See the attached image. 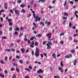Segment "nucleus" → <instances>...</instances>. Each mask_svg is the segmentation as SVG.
Wrapping results in <instances>:
<instances>
[{"instance_id": "obj_1", "label": "nucleus", "mask_w": 78, "mask_h": 78, "mask_svg": "<svg viewBox=\"0 0 78 78\" xmlns=\"http://www.w3.org/2000/svg\"><path fill=\"white\" fill-rule=\"evenodd\" d=\"M53 39V38H52L51 39H48V41H48V43L46 44V46H47V49L48 50L51 48V45H52V42L51 41H52Z\"/></svg>"}, {"instance_id": "obj_2", "label": "nucleus", "mask_w": 78, "mask_h": 78, "mask_svg": "<svg viewBox=\"0 0 78 78\" xmlns=\"http://www.w3.org/2000/svg\"><path fill=\"white\" fill-rule=\"evenodd\" d=\"M33 16H34V18H35V22H36L38 21H40L41 20V18L39 17L38 16H36V14L35 13L33 14Z\"/></svg>"}, {"instance_id": "obj_3", "label": "nucleus", "mask_w": 78, "mask_h": 78, "mask_svg": "<svg viewBox=\"0 0 78 78\" xmlns=\"http://www.w3.org/2000/svg\"><path fill=\"white\" fill-rule=\"evenodd\" d=\"M35 55L36 57L39 56V50L37 48H36V51L35 53Z\"/></svg>"}, {"instance_id": "obj_4", "label": "nucleus", "mask_w": 78, "mask_h": 78, "mask_svg": "<svg viewBox=\"0 0 78 78\" xmlns=\"http://www.w3.org/2000/svg\"><path fill=\"white\" fill-rule=\"evenodd\" d=\"M13 10H15V12L17 15H18V14H19V11L17 10H16V8H14L13 9Z\"/></svg>"}, {"instance_id": "obj_5", "label": "nucleus", "mask_w": 78, "mask_h": 78, "mask_svg": "<svg viewBox=\"0 0 78 78\" xmlns=\"http://www.w3.org/2000/svg\"><path fill=\"white\" fill-rule=\"evenodd\" d=\"M33 25H34V27H32V30H34V28H37V27H36V23H33Z\"/></svg>"}, {"instance_id": "obj_6", "label": "nucleus", "mask_w": 78, "mask_h": 78, "mask_svg": "<svg viewBox=\"0 0 78 78\" xmlns=\"http://www.w3.org/2000/svg\"><path fill=\"white\" fill-rule=\"evenodd\" d=\"M34 41H33L31 42V44L30 45V47H31V48H33L34 47Z\"/></svg>"}, {"instance_id": "obj_7", "label": "nucleus", "mask_w": 78, "mask_h": 78, "mask_svg": "<svg viewBox=\"0 0 78 78\" xmlns=\"http://www.w3.org/2000/svg\"><path fill=\"white\" fill-rule=\"evenodd\" d=\"M44 72V71L42 70L41 69H40L37 72V73H42Z\"/></svg>"}, {"instance_id": "obj_8", "label": "nucleus", "mask_w": 78, "mask_h": 78, "mask_svg": "<svg viewBox=\"0 0 78 78\" xmlns=\"http://www.w3.org/2000/svg\"><path fill=\"white\" fill-rule=\"evenodd\" d=\"M58 69L59 70H60V71L61 73H63L64 72V70L62 69V68L61 67H59L58 68Z\"/></svg>"}, {"instance_id": "obj_9", "label": "nucleus", "mask_w": 78, "mask_h": 78, "mask_svg": "<svg viewBox=\"0 0 78 78\" xmlns=\"http://www.w3.org/2000/svg\"><path fill=\"white\" fill-rule=\"evenodd\" d=\"M4 8L5 9H8V7H7V4L6 2H4Z\"/></svg>"}, {"instance_id": "obj_10", "label": "nucleus", "mask_w": 78, "mask_h": 78, "mask_svg": "<svg viewBox=\"0 0 78 78\" xmlns=\"http://www.w3.org/2000/svg\"><path fill=\"white\" fill-rule=\"evenodd\" d=\"M20 51L23 53H24V51H25V49L24 48H22L20 49Z\"/></svg>"}, {"instance_id": "obj_11", "label": "nucleus", "mask_w": 78, "mask_h": 78, "mask_svg": "<svg viewBox=\"0 0 78 78\" xmlns=\"http://www.w3.org/2000/svg\"><path fill=\"white\" fill-rule=\"evenodd\" d=\"M36 39L35 37H32L31 38H30V41H33V39Z\"/></svg>"}, {"instance_id": "obj_12", "label": "nucleus", "mask_w": 78, "mask_h": 78, "mask_svg": "<svg viewBox=\"0 0 78 78\" xmlns=\"http://www.w3.org/2000/svg\"><path fill=\"white\" fill-rule=\"evenodd\" d=\"M52 56H53V58L54 59H56V54H55V53H53L52 55Z\"/></svg>"}, {"instance_id": "obj_13", "label": "nucleus", "mask_w": 78, "mask_h": 78, "mask_svg": "<svg viewBox=\"0 0 78 78\" xmlns=\"http://www.w3.org/2000/svg\"><path fill=\"white\" fill-rule=\"evenodd\" d=\"M13 46H14V44L12 43H11L9 47H13Z\"/></svg>"}, {"instance_id": "obj_14", "label": "nucleus", "mask_w": 78, "mask_h": 78, "mask_svg": "<svg viewBox=\"0 0 78 78\" xmlns=\"http://www.w3.org/2000/svg\"><path fill=\"white\" fill-rule=\"evenodd\" d=\"M0 76L1 77V78H5V76L2 74H1V73H0Z\"/></svg>"}, {"instance_id": "obj_15", "label": "nucleus", "mask_w": 78, "mask_h": 78, "mask_svg": "<svg viewBox=\"0 0 78 78\" xmlns=\"http://www.w3.org/2000/svg\"><path fill=\"white\" fill-rule=\"evenodd\" d=\"M15 31H19V28H15Z\"/></svg>"}, {"instance_id": "obj_16", "label": "nucleus", "mask_w": 78, "mask_h": 78, "mask_svg": "<svg viewBox=\"0 0 78 78\" xmlns=\"http://www.w3.org/2000/svg\"><path fill=\"white\" fill-rule=\"evenodd\" d=\"M16 70L17 72H18V73H19V72H20V70L17 67H16Z\"/></svg>"}, {"instance_id": "obj_17", "label": "nucleus", "mask_w": 78, "mask_h": 78, "mask_svg": "<svg viewBox=\"0 0 78 78\" xmlns=\"http://www.w3.org/2000/svg\"><path fill=\"white\" fill-rule=\"evenodd\" d=\"M70 51L72 53H74L75 52V51L74 50H71Z\"/></svg>"}, {"instance_id": "obj_18", "label": "nucleus", "mask_w": 78, "mask_h": 78, "mask_svg": "<svg viewBox=\"0 0 78 78\" xmlns=\"http://www.w3.org/2000/svg\"><path fill=\"white\" fill-rule=\"evenodd\" d=\"M66 5H67V1H66L63 4V6H66Z\"/></svg>"}, {"instance_id": "obj_19", "label": "nucleus", "mask_w": 78, "mask_h": 78, "mask_svg": "<svg viewBox=\"0 0 78 78\" xmlns=\"http://www.w3.org/2000/svg\"><path fill=\"white\" fill-rule=\"evenodd\" d=\"M25 70L28 71L29 72H31V70H30V69L28 68H25Z\"/></svg>"}, {"instance_id": "obj_20", "label": "nucleus", "mask_w": 78, "mask_h": 78, "mask_svg": "<svg viewBox=\"0 0 78 78\" xmlns=\"http://www.w3.org/2000/svg\"><path fill=\"white\" fill-rule=\"evenodd\" d=\"M63 15L66 16H68V14L66 12H65L63 14Z\"/></svg>"}, {"instance_id": "obj_21", "label": "nucleus", "mask_w": 78, "mask_h": 78, "mask_svg": "<svg viewBox=\"0 0 78 78\" xmlns=\"http://www.w3.org/2000/svg\"><path fill=\"white\" fill-rule=\"evenodd\" d=\"M40 24L41 25H43V26H44V23L42 22H40Z\"/></svg>"}, {"instance_id": "obj_22", "label": "nucleus", "mask_w": 78, "mask_h": 78, "mask_svg": "<svg viewBox=\"0 0 78 78\" xmlns=\"http://www.w3.org/2000/svg\"><path fill=\"white\" fill-rule=\"evenodd\" d=\"M64 32H62V33H60L59 34V35H60V36H62V35H64Z\"/></svg>"}, {"instance_id": "obj_23", "label": "nucleus", "mask_w": 78, "mask_h": 78, "mask_svg": "<svg viewBox=\"0 0 78 78\" xmlns=\"http://www.w3.org/2000/svg\"><path fill=\"white\" fill-rule=\"evenodd\" d=\"M20 7H21V8H24V7H25V5H20Z\"/></svg>"}, {"instance_id": "obj_24", "label": "nucleus", "mask_w": 78, "mask_h": 78, "mask_svg": "<svg viewBox=\"0 0 78 78\" xmlns=\"http://www.w3.org/2000/svg\"><path fill=\"white\" fill-rule=\"evenodd\" d=\"M34 44L35 46H38V43L36 41L35 42Z\"/></svg>"}, {"instance_id": "obj_25", "label": "nucleus", "mask_w": 78, "mask_h": 78, "mask_svg": "<svg viewBox=\"0 0 78 78\" xmlns=\"http://www.w3.org/2000/svg\"><path fill=\"white\" fill-rule=\"evenodd\" d=\"M19 61L20 63V64H22L23 63V61H22V60H20Z\"/></svg>"}, {"instance_id": "obj_26", "label": "nucleus", "mask_w": 78, "mask_h": 78, "mask_svg": "<svg viewBox=\"0 0 78 78\" xmlns=\"http://www.w3.org/2000/svg\"><path fill=\"white\" fill-rule=\"evenodd\" d=\"M8 21L9 22V23L11 22V21H12V19H8Z\"/></svg>"}, {"instance_id": "obj_27", "label": "nucleus", "mask_w": 78, "mask_h": 78, "mask_svg": "<svg viewBox=\"0 0 78 78\" xmlns=\"http://www.w3.org/2000/svg\"><path fill=\"white\" fill-rule=\"evenodd\" d=\"M21 11L22 12H23V13H25V10H24V9H22Z\"/></svg>"}, {"instance_id": "obj_28", "label": "nucleus", "mask_w": 78, "mask_h": 78, "mask_svg": "<svg viewBox=\"0 0 78 78\" xmlns=\"http://www.w3.org/2000/svg\"><path fill=\"white\" fill-rule=\"evenodd\" d=\"M12 27H10L9 29V31H12Z\"/></svg>"}, {"instance_id": "obj_29", "label": "nucleus", "mask_w": 78, "mask_h": 78, "mask_svg": "<svg viewBox=\"0 0 78 78\" xmlns=\"http://www.w3.org/2000/svg\"><path fill=\"white\" fill-rule=\"evenodd\" d=\"M46 42H47V41H44L43 42L42 44L43 45H45V44H46Z\"/></svg>"}, {"instance_id": "obj_30", "label": "nucleus", "mask_w": 78, "mask_h": 78, "mask_svg": "<svg viewBox=\"0 0 78 78\" xmlns=\"http://www.w3.org/2000/svg\"><path fill=\"white\" fill-rule=\"evenodd\" d=\"M17 2L18 3L20 4L21 3V2H22V1H21V0H19L17 1Z\"/></svg>"}, {"instance_id": "obj_31", "label": "nucleus", "mask_w": 78, "mask_h": 78, "mask_svg": "<svg viewBox=\"0 0 78 78\" xmlns=\"http://www.w3.org/2000/svg\"><path fill=\"white\" fill-rule=\"evenodd\" d=\"M60 65L62 67H63V63H62V61L60 62Z\"/></svg>"}, {"instance_id": "obj_32", "label": "nucleus", "mask_w": 78, "mask_h": 78, "mask_svg": "<svg viewBox=\"0 0 78 78\" xmlns=\"http://www.w3.org/2000/svg\"><path fill=\"white\" fill-rule=\"evenodd\" d=\"M69 28H71L72 27V23H69Z\"/></svg>"}, {"instance_id": "obj_33", "label": "nucleus", "mask_w": 78, "mask_h": 78, "mask_svg": "<svg viewBox=\"0 0 78 78\" xmlns=\"http://www.w3.org/2000/svg\"><path fill=\"white\" fill-rule=\"evenodd\" d=\"M0 62L1 63V64H5V63L4 62L3 60H1Z\"/></svg>"}, {"instance_id": "obj_34", "label": "nucleus", "mask_w": 78, "mask_h": 78, "mask_svg": "<svg viewBox=\"0 0 78 78\" xmlns=\"http://www.w3.org/2000/svg\"><path fill=\"white\" fill-rule=\"evenodd\" d=\"M3 34V32L2 30L0 31V36H2Z\"/></svg>"}, {"instance_id": "obj_35", "label": "nucleus", "mask_w": 78, "mask_h": 78, "mask_svg": "<svg viewBox=\"0 0 78 78\" xmlns=\"http://www.w3.org/2000/svg\"><path fill=\"white\" fill-rule=\"evenodd\" d=\"M51 36V34H48L46 35V37L48 36Z\"/></svg>"}, {"instance_id": "obj_36", "label": "nucleus", "mask_w": 78, "mask_h": 78, "mask_svg": "<svg viewBox=\"0 0 78 78\" xmlns=\"http://www.w3.org/2000/svg\"><path fill=\"white\" fill-rule=\"evenodd\" d=\"M34 1L33 0H32V1H31L30 5H33V3Z\"/></svg>"}, {"instance_id": "obj_37", "label": "nucleus", "mask_w": 78, "mask_h": 78, "mask_svg": "<svg viewBox=\"0 0 78 78\" xmlns=\"http://www.w3.org/2000/svg\"><path fill=\"white\" fill-rule=\"evenodd\" d=\"M78 42V40H76L75 39L74 40V42H75V43H77Z\"/></svg>"}, {"instance_id": "obj_38", "label": "nucleus", "mask_w": 78, "mask_h": 78, "mask_svg": "<svg viewBox=\"0 0 78 78\" xmlns=\"http://www.w3.org/2000/svg\"><path fill=\"white\" fill-rule=\"evenodd\" d=\"M11 59H12V56H10L9 57V61H11Z\"/></svg>"}, {"instance_id": "obj_39", "label": "nucleus", "mask_w": 78, "mask_h": 78, "mask_svg": "<svg viewBox=\"0 0 78 78\" xmlns=\"http://www.w3.org/2000/svg\"><path fill=\"white\" fill-rule=\"evenodd\" d=\"M7 59H8V57H5L4 59L5 61H7Z\"/></svg>"}, {"instance_id": "obj_40", "label": "nucleus", "mask_w": 78, "mask_h": 78, "mask_svg": "<svg viewBox=\"0 0 78 78\" xmlns=\"http://www.w3.org/2000/svg\"><path fill=\"white\" fill-rule=\"evenodd\" d=\"M41 1L42 3H44L45 2V0H41Z\"/></svg>"}, {"instance_id": "obj_41", "label": "nucleus", "mask_w": 78, "mask_h": 78, "mask_svg": "<svg viewBox=\"0 0 78 78\" xmlns=\"http://www.w3.org/2000/svg\"><path fill=\"white\" fill-rule=\"evenodd\" d=\"M11 50L12 51H13V52H14V51H15V49L14 48H12Z\"/></svg>"}, {"instance_id": "obj_42", "label": "nucleus", "mask_w": 78, "mask_h": 78, "mask_svg": "<svg viewBox=\"0 0 78 78\" xmlns=\"http://www.w3.org/2000/svg\"><path fill=\"white\" fill-rule=\"evenodd\" d=\"M4 73L5 74H7L8 73V71L7 70H5L4 71Z\"/></svg>"}, {"instance_id": "obj_43", "label": "nucleus", "mask_w": 78, "mask_h": 78, "mask_svg": "<svg viewBox=\"0 0 78 78\" xmlns=\"http://www.w3.org/2000/svg\"><path fill=\"white\" fill-rule=\"evenodd\" d=\"M40 56H41V57L42 58H44V55H43V54H40Z\"/></svg>"}, {"instance_id": "obj_44", "label": "nucleus", "mask_w": 78, "mask_h": 78, "mask_svg": "<svg viewBox=\"0 0 78 78\" xmlns=\"http://www.w3.org/2000/svg\"><path fill=\"white\" fill-rule=\"evenodd\" d=\"M23 33H20V35L19 36V37L20 38V37H21V36H22V35H23Z\"/></svg>"}, {"instance_id": "obj_45", "label": "nucleus", "mask_w": 78, "mask_h": 78, "mask_svg": "<svg viewBox=\"0 0 78 78\" xmlns=\"http://www.w3.org/2000/svg\"><path fill=\"white\" fill-rule=\"evenodd\" d=\"M14 34L15 35H17V34H18V32H15L14 33Z\"/></svg>"}, {"instance_id": "obj_46", "label": "nucleus", "mask_w": 78, "mask_h": 78, "mask_svg": "<svg viewBox=\"0 0 78 78\" xmlns=\"http://www.w3.org/2000/svg\"><path fill=\"white\" fill-rule=\"evenodd\" d=\"M60 44H64V41H60Z\"/></svg>"}, {"instance_id": "obj_47", "label": "nucleus", "mask_w": 78, "mask_h": 78, "mask_svg": "<svg viewBox=\"0 0 78 78\" xmlns=\"http://www.w3.org/2000/svg\"><path fill=\"white\" fill-rule=\"evenodd\" d=\"M32 68H33V67H32V66H29V68L30 69H32Z\"/></svg>"}, {"instance_id": "obj_48", "label": "nucleus", "mask_w": 78, "mask_h": 78, "mask_svg": "<svg viewBox=\"0 0 78 78\" xmlns=\"http://www.w3.org/2000/svg\"><path fill=\"white\" fill-rule=\"evenodd\" d=\"M5 11L3 10H1L0 11V13H2V12H4Z\"/></svg>"}, {"instance_id": "obj_49", "label": "nucleus", "mask_w": 78, "mask_h": 78, "mask_svg": "<svg viewBox=\"0 0 78 78\" xmlns=\"http://www.w3.org/2000/svg\"><path fill=\"white\" fill-rule=\"evenodd\" d=\"M75 14H78V11H76L74 13Z\"/></svg>"}, {"instance_id": "obj_50", "label": "nucleus", "mask_w": 78, "mask_h": 78, "mask_svg": "<svg viewBox=\"0 0 78 78\" xmlns=\"http://www.w3.org/2000/svg\"><path fill=\"white\" fill-rule=\"evenodd\" d=\"M65 58H69V56L68 55H66L65 56Z\"/></svg>"}, {"instance_id": "obj_51", "label": "nucleus", "mask_w": 78, "mask_h": 78, "mask_svg": "<svg viewBox=\"0 0 78 78\" xmlns=\"http://www.w3.org/2000/svg\"><path fill=\"white\" fill-rule=\"evenodd\" d=\"M78 36V34H75L73 35V36L74 37H76V36Z\"/></svg>"}, {"instance_id": "obj_52", "label": "nucleus", "mask_w": 78, "mask_h": 78, "mask_svg": "<svg viewBox=\"0 0 78 78\" xmlns=\"http://www.w3.org/2000/svg\"><path fill=\"white\" fill-rule=\"evenodd\" d=\"M37 37H41V36H42V35H41V34H39L37 35Z\"/></svg>"}, {"instance_id": "obj_53", "label": "nucleus", "mask_w": 78, "mask_h": 78, "mask_svg": "<svg viewBox=\"0 0 78 78\" xmlns=\"http://www.w3.org/2000/svg\"><path fill=\"white\" fill-rule=\"evenodd\" d=\"M9 23V25L10 26H11V25H12V23H11V22H10V23Z\"/></svg>"}, {"instance_id": "obj_54", "label": "nucleus", "mask_w": 78, "mask_h": 78, "mask_svg": "<svg viewBox=\"0 0 78 78\" xmlns=\"http://www.w3.org/2000/svg\"><path fill=\"white\" fill-rule=\"evenodd\" d=\"M24 41H27V40H28V39L27 38H24Z\"/></svg>"}, {"instance_id": "obj_55", "label": "nucleus", "mask_w": 78, "mask_h": 78, "mask_svg": "<svg viewBox=\"0 0 78 78\" xmlns=\"http://www.w3.org/2000/svg\"><path fill=\"white\" fill-rule=\"evenodd\" d=\"M33 33L34 34H37V32L36 31H33Z\"/></svg>"}, {"instance_id": "obj_56", "label": "nucleus", "mask_w": 78, "mask_h": 78, "mask_svg": "<svg viewBox=\"0 0 78 78\" xmlns=\"http://www.w3.org/2000/svg\"><path fill=\"white\" fill-rule=\"evenodd\" d=\"M10 12H11V13H12V14H13V11H12V10H11V9H10Z\"/></svg>"}, {"instance_id": "obj_57", "label": "nucleus", "mask_w": 78, "mask_h": 78, "mask_svg": "<svg viewBox=\"0 0 78 78\" xmlns=\"http://www.w3.org/2000/svg\"><path fill=\"white\" fill-rule=\"evenodd\" d=\"M16 52L17 53H20V51L18 50H16Z\"/></svg>"}, {"instance_id": "obj_58", "label": "nucleus", "mask_w": 78, "mask_h": 78, "mask_svg": "<svg viewBox=\"0 0 78 78\" xmlns=\"http://www.w3.org/2000/svg\"><path fill=\"white\" fill-rule=\"evenodd\" d=\"M16 58H17V59H19V58H20V57L19 56H16Z\"/></svg>"}, {"instance_id": "obj_59", "label": "nucleus", "mask_w": 78, "mask_h": 78, "mask_svg": "<svg viewBox=\"0 0 78 78\" xmlns=\"http://www.w3.org/2000/svg\"><path fill=\"white\" fill-rule=\"evenodd\" d=\"M67 17H63V19L64 20H65V19H67Z\"/></svg>"}, {"instance_id": "obj_60", "label": "nucleus", "mask_w": 78, "mask_h": 78, "mask_svg": "<svg viewBox=\"0 0 78 78\" xmlns=\"http://www.w3.org/2000/svg\"><path fill=\"white\" fill-rule=\"evenodd\" d=\"M13 64L14 66H16V67H17V65H17V64H15V63H13Z\"/></svg>"}, {"instance_id": "obj_61", "label": "nucleus", "mask_w": 78, "mask_h": 78, "mask_svg": "<svg viewBox=\"0 0 78 78\" xmlns=\"http://www.w3.org/2000/svg\"><path fill=\"white\" fill-rule=\"evenodd\" d=\"M14 70H15L14 68H12L11 69V71H13Z\"/></svg>"}, {"instance_id": "obj_62", "label": "nucleus", "mask_w": 78, "mask_h": 78, "mask_svg": "<svg viewBox=\"0 0 78 78\" xmlns=\"http://www.w3.org/2000/svg\"><path fill=\"white\" fill-rule=\"evenodd\" d=\"M0 19L1 22H3V18H2V17H1L0 18Z\"/></svg>"}, {"instance_id": "obj_63", "label": "nucleus", "mask_w": 78, "mask_h": 78, "mask_svg": "<svg viewBox=\"0 0 78 78\" xmlns=\"http://www.w3.org/2000/svg\"><path fill=\"white\" fill-rule=\"evenodd\" d=\"M75 16L76 17V18H78V16L77 15V14H75Z\"/></svg>"}, {"instance_id": "obj_64", "label": "nucleus", "mask_w": 78, "mask_h": 78, "mask_svg": "<svg viewBox=\"0 0 78 78\" xmlns=\"http://www.w3.org/2000/svg\"><path fill=\"white\" fill-rule=\"evenodd\" d=\"M31 54H32V55H33V56L34 55V51H32Z\"/></svg>"}]
</instances>
